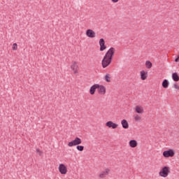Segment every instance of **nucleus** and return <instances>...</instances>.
Returning a JSON list of instances; mask_svg holds the SVG:
<instances>
[{
    "label": "nucleus",
    "instance_id": "nucleus-26",
    "mask_svg": "<svg viewBox=\"0 0 179 179\" xmlns=\"http://www.w3.org/2000/svg\"><path fill=\"white\" fill-rule=\"evenodd\" d=\"M87 36L88 37H90V29H87Z\"/></svg>",
    "mask_w": 179,
    "mask_h": 179
},
{
    "label": "nucleus",
    "instance_id": "nucleus-10",
    "mask_svg": "<svg viewBox=\"0 0 179 179\" xmlns=\"http://www.w3.org/2000/svg\"><path fill=\"white\" fill-rule=\"evenodd\" d=\"M134 111L137 114H143V113H144L143 106H139V105L136 106V107L134 108Z\"/></svg>",
    "mask_w": 179,
    "mask_h": 179
},
{
    "label": "nucleus",
    "instance_id": "nucleus-12",
    "mask_svg": "<svg viewBox=\"0 0 179 179\" xmlns=\"http://www.w3.org/2000/svg\"><path fill=\"white\" fill-rule=\"evenodd\" d=\"M129 145L130 148H136V146H138V142L136 141V140H131L129 142Z\"/></svg>",
    "mask_w": 179,
    "mask_h": 179
},
{
    "label": "nucleus",
    "instance_id": "nucleus-11",
    "mask_svg": "<svg viewBox=\"0 0 179 179\" xmlns=\"http://www.w3.org/2000/svg\"><path fill=\"white\" fill-rule=\"evenodd\" d=\"M97 92L99 94H101L102 96L106 94V87L103 85H99Z\"/></svg>",
    "mask_w": 179,
    "mask_h": 179
},
{
    "label": "nucleus",
    "instance_id": "nucleus-16",
    "mask_svg": "<svg viewBox=\"0 0 179 179\" xmlns=\"http://www.w3.org/2000/svg\"><path fill=\"white\" fill-rule=\"evenodd\" d=\"M134 120L136 122H141L142 121V116L138 114L134 115Z\"/></svg>",
    "mask_w": 179,
    "mask_h": 179
},
{
    "label": "nucleus",
    "instance_id": "nucleus-21",
    "mask_svg": "<svg viewBox=\"0 0 179 179\" xmlns=\"http://www.w3.org/2000/svg\"><path fill=\"white\" fill-rule=\"evenodd\" d=\"M94 37H96V32H94V31L90 29V38H94Z\"/></svg>",
    "mask_w": 179,
    "mask_h": 179
},
{
    "label": "nucleus",
    "instance_id": "nucleus-3",
    "mask_svg": "<svg viewBox=\"0 0 179 179\" xmlns=\"http://www.w3.org/2000/svg\"><path fill=\"white\" fill-rule=\"evenodd\" d=\"M82 143V139L79 137H76L74 140L69 142L67 144L69 148H72V146H78Z\"/></svg>",
    "mask_w": 179,
    "mask_h": 179
},
{
    "label": "nucleus",
    "instance_id": "nucleus-17",
    "mask_svg": "<svg viewBox=\"0 0 179 179\" xmlns=\"http://www.w3.org/2000/svg\"><path fill=\"white\" fill-rule=\"evenodd\" d=\"M172 78H173V80H174V82H178L179 80L178 74H177V73H173L172 74Z\"/></svg>",
    "mask_w": 179,
    "mask_h": 179
},
{
    "label": "nucleus",
    "instance_id": "nucleus-20",
    "mask_svg": "<svg viewBox=\"0 0 179 179\" xmlns=\"http://www.w3.org/2000/svg\"><path fill=\"white\" fill-rule=\"evenodd\" d=\"M105 80H106L108 83L111 82V77L110 75L107 73L105 76Z\"/></svg>",
    "mask_w": 179,
    "mask_h": 179
},
{
    "label": "nucleus",
    "instance_id": "nucleus-2",
    "mask_svg": "<svg viewBox=\"0 0 179 179\" xmlns=\"http://www.w3.org/2000/svg\"><path fill=\"white\" fill-rule=\"evenodd\" d=\"M160 177H168L169 174H170V167L164 166L162 169V170L159 173Z\"/></svg>",
    "mask_w": 179,
    "mask_h": 179
},
{
    "label": "nucleus",
    "instance_id": "nucleus-8",
    "mask_svg": "<svg viewBox=\"0 0 179 179\" xmlns=\"http://www.w3.org/2000/svg\"><path fill=\"white\" fill-rule=\"evenodd\" d=\"M106 125L108 127V128H113V129H116V128H118V124L113 122V121L107 122Z\"/></svg>",
    "mask_w": 179,
    "mask_h": 179
},
{
    "label": "nucleus",
    "instance_id": "nucleus-25",
    "mask_svg": "<svg viewBox=\"0 0 179 179\" xmlns=\"http://www.w3.org/2000/svg\"><path fill=\"white\" fill-rule=\"evenodd\" d=\"M174 87H175V89H176L177 90H178V89H179V85H178L177 83H175V84H174Z\"/></svg>",
    "mask_w": 179,
    "mask_h": 179
},
{
    "label": "nucleus",
    "instance_id": "nucleus-9",
    "mask_svg": "<svg viewBox=\"0 0 179 179\" xmlns=\"http://www.w3.org/2000/svg\"><path fill=\"white\" fill-rule=\"evenodd\" d=\"M99 45H100V51H104L107 48V46L106 45V41L103 38H101L99 40Z\"/></svg>",
    "mask_w": 179,
    "mask_h": 179
},
{
    "label": "nucleus",
    "instance_id": "nucleus-15",
    "mask_svg": "<svg viewBox=\"0 0 179 179\" xmlns=\"http://www.w3.org/2000/svg\"><path fill=\"white\" fill-rule=\"evenodd\" d=\"M96 89H99V85H94L90 88V94H94V92H96Z\"/></svg>",
    "mask_w": 179,
    "mask_h": 179
},
{
    "label": "nucleus",
    "instance_id": "nucleus-24",
    "mask_svg": "<svg viewBox=\"0 0 179 179\" xmlns=\"http://www.w3.org/2000/svg\"><path fill=\"white\" fill-rule=\"evenodd\" d=\"M36 153H38V155H39V156H41V155H43V152L41 150H40V149H38V148L36 149Z\"/></svg>",
    "mask_w": 179,
    "mask_h": 179
},
{
    "label": "nucleus",
    "instance_id": "nucleus-13",
    "mask_svg": "<svg viewBox=\"0 0 179 179\" xmlns=\"http://www.w3.org/2000/svg\"><path fill=\"white\" fill-rule=\"evenodd\" d=\"M140 73L141 79L142 80H146V79H148V74H146V72H145V71H141Z\"/></svg>",
    "mask_w": 179,
    "mask_h": 179
},
{
    "label": "nucleus",
    "instance_id": "nucleus-19",
    "mask_svg": "<svg viewBox=\"0 0 179 179\" xmlns=\"http://www.w3.org/2000/svg\"><path fill=\"white\" fill-rule=\"evenodd\" d=\"M152 62H150V61H146L145 62V66L148 69H150V68H152Z\"/></svg>",
    "mask_w": 179,
    "mask_h": 179
},
{
    "label": "nucleus",
    "instance_id": "nucleus-27",
    "mask_svg": "<svg viewBox=\"0 0 179 179\" xmlns=\"http://www.w3.org/2000/svg\"><path fill=\"white\" fill-rule=\"evenodd\" d=\"M118 1H120V0H111V2H113V3H117V2H118Z\"/></svg>",
    "mask_w": 179,
    "mask_h": 179
},
{
    "label": "nucleus",
    "instance_id": "nucleus-5",
    "mask_svg": "<svg viewBox=\"0 0 179 179\" xmlns=\"http://www.w3.org/2000/svg\"><path fill=\"white\" fill-rule=\"evenodd\" d=\"M71 69L73 71L74 75H78L79 72V66L78 65V62H72L71 65Z\"/></svg>",
    "mask_w": 179,
    "mask_h": 179
},
{
    "label": "nucleus",
    "instance_id": "nucleus-4",
    "mask_svg": "<svg viewBox=\"0 0 179 179\" xmlns=\"http://www.w3.org/2000/svg\"><path fill=\"white\" fill-rule=\"evenodd\" d=\"M174 155H176V152L173 149H169V150H166L163 152L164 157H174Z\"/></svg>",
    "mask_w": 179,
    "mask_h": 179
},
{
    "label": "nucleus",
    "instance_id": "nucleus-18",
    "mask_svg": "<svg viewBox=\"0 0 179 179\" xmlns=\"http://www.w3.org/2000/svg\"><path fill=\"white\" fill-rule=\"evenodd\" d=\"M169 85H170V83H169V80H164L162 82V87H163L164 89H167V87H169Z\"/></svg>",
    "mask_w": 179,
    "mask_h": 179
},
{
    "label": "nucleus",
    "instance_id": "nucleus-7",
    "mask_svg": "<svg viewBox=\"0 0 179 179\" xmlns=\"http://www.w3.org/2000/svg\"><path fill=\"white\" fill-rule=\"evenodd\" d=\"M110 174V169H105L103 171H101L100 173H99V178H102V179H104L106 178V177H107V176H108Z\"/></svg>",
    "mask_w": 179,
    "mask_h": 179
},
{
    "label": "nucleus",
    "instance_id": "nucleus-28",
    "mask_svg": "<svg viewBox=\"0 0 179 179\" xmlns=\"http://www.w3.org/2000/svg\"><path fill=\"white\" fill-rule=\"evenodd\" d=\"M175 62H179V55L178 57L175 59Z\"/></svg>",
    "mask_w": 179,
    "mask_h": 179
},
{
    "label": "nucleus",
    "instance_id": "nucleus-1",
    "mask_svg": "<svg viewBox=\"0 0 179 179\" xmlns=\"http://www.w3.org/2000/svg\"><path fill=\"white\" fill-rule=\"evenodd\" d=\"M115 54V48H110L106 53L103 59H102L101 64L103 68H107L111 62H113V58Z\"/></svg>",
    "mask_w": 179,
    "mask_h": 179
},
{
    "label": "nucleus",
    "instance_id": "nucleus-23",
    "mask_svg": "<svg viewBox=\"0 0 179 179\" xmlns=\"http://www.w3.org/2000/svg\"><path fill=\"white\" fill-rule=\"evenodd\" d=\"M13 51H16V50H17V43L13 44Z\"/></svg>",
    "mask_w": 179,
    "mask_h": 179
},
{
    "label": "nucleus",
    "instance_id": "nucleus-22",
    "mask_svg": "<svg viewBox=\"0 0 179 179\" xmlns=\"http://www.w3.org/2000/svg\"><path fill=\"white\" fill-rule=\"evenodd\" d=\"M76 149L78 150L80 152H83V149H85V147L83 145H77Z\"/></svg>",
    "mask_w": 179,
    "mask_h": 179
},
{
    "label": "nucleus",
    "instance_id": "nucleus-6",
    "mask_svg": "<svg viewBox=\"0 0 179 179\" xmlns=\"http://www.w3.org/2000/svg\"><path fill=\"white\" fill-rule=\"evenodd\" d=\"M59 171L60 173L65 175L66 173H68V169L66 168V166L64 164H60L59 165Z\"/></svg>",
    "mask_w": 179,
    "mask_h": 179
},
{
    "label": "nucleus",
    "instance_id": "nucleus-14",
    "mask_svg": "<svg viewBox=\"0 0 179 179\" xmlns=\"http://www.w3.org/2000/svg\"><path fill=\"white\" fill-rule=\"evenodd\" d=\"M122 125L124 129H128L129 128V124L126 120H122Z\"/></svg>",
    "mask_w": 179,
    "mask_h": 179
}]
</instances>
